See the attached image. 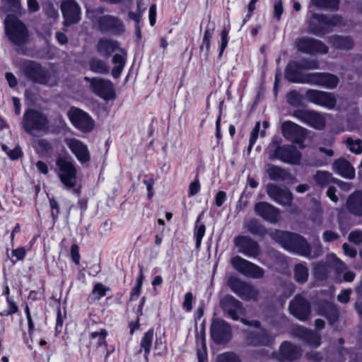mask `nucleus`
<instances>
[{
    "mask_svg": "<svg viewBox=\"0 0 362 362\" xmlns=\"http://www.w3.org/2000/svg\"><path fill=\"white\" fill-rule=\"evenodd\" d=\"M228 32L226 28H224L221 32V42L220 45L219 56H221L223 54V51L228 45Z\"/></svg>",
    "mask_w": 362,
    "mask_h": 362,
    "instance_id": "obj_57",
    "label": "nucleus"
},
{
    "mask_svg": "<svg viewBox=\"0 0 362 362\" xmlns=\"http://www.w3.org/2000/svg\"><path fill=\"white\" fill-rule=\"evenodd\" d=\"M97 49L101 54L109 57L112 53L119 49L117 41L104 38L99 40Z\"/></svg>",
    "mask_w": 362,
    "mask_h": 362,
    "instance_id": "obj_32",
    "label": "nucleus"
},
{
    "mask_svg": "<svg viewBox=\"0 0 362 362\" xmlns=\"http://www.w3.org/2000/svg\"><path fill=\"white\" fill-rule=\"evenodd\" d=\"M220 307L224 313L234 320H238L244 310L243 303L230 295H226L221 299Z\"/></svg>",
    "mask_w": 362,
    "mask_h": 362,
    "instance_id": "obj_17",
    "label": "nucleus"
},
{
    "mask_svg": "<svg viewBox=\"0 0 362 362\" xmlns=\"http://www.w3.org/2000/svg\"><path fill=\"white\" fill-rule=\"evenodd\" d=\"M144 303H145V298L144 297H142L141 299V303H140V305L138 308V310H137V320H136L135 322H130L129 323V327H130V332L131 334H132L134 332V331L136 329H138L139 327V317L141 315H142V308L144 305Z\"/></svg>",
    "mask_w": 362,
    "mask_h": 362,
    "instance_id": "obj_52",
    "label": "nucleus"
},
{
    "mask_svg": "<svg viewBox=\"0 0 362 362\" xmlns=\"http://www.w3.org/2000/svg\"><path fill=\"white\" fill-rule=\"evenodd\" d=\"M338 82L339 79L336 76L329 73H322L320 86L332 89L337 87Z\"/></svg>",
    "mask_w": 362,
    "mask_h": 362,
    "instance_id": "obj_39",
    "label": "nucleus"
},
{
    "mask_svg": "<svg viewBox=\"0 0 362 362\" xmlns=\"http://www.w3.org/2000/svg\"><path fill=\"white\" fill-rule=\"evenodd\" d=\"M297 334L310 346H318L320 344V335L305 327H298Z\"/></svg>",
    "mask_w": 362,
    "mask_h": 362,
    "instance_id": "obj_31",
    "label": "nucleus"
},
{
    "mask_svg": "<svg viewBox=\"0 0 362 362\" xmlns=\"http://www.w3.org/2000/svg\"><path fill=\"white\" fill-rule=\"evenodd\" d=\"M347 148L350 151L354 153H362V142L361 140L358 139L354 140L351 138H347L345 141Z\"/></svg>",
    "mask_w": 362,
    "mask_h": 362,
    "instance_id": "obj_47",
    "label": "nucleus"
},
{
    "mask_svg": "<svg viewBox=\"0 0 362 362\" xmlns=\"http://www.w3.org/2000/svg\"><path fill=\"white\" fill-rule=\"evenodd\" d=\"M293 116L302 122L315 129H322L325 125V120L323 116L315 111L298 110L294 111Z\"/></svg>",
    "mask_w": 362,
    "mask_h": 362,
    "instance_id": "obj_18",
    "label": "nucleus"
},
{
    "mask_svg": "<svg viewBox=\"0 0 362 362\" xmlns=\"http://www.w3.org/2000/svg\"><path fill=\"white\" fill-rule=\"evenodd\" d=\"M313 18L319 23L329 26H337L343 23L342 18L338 15L313 13Z\"/></svg>",
    "mask_w": 362,
    "mask_h": 362,
    "instance_id": "obj_34",
    "label": "nucleus"
},
{
    "mask_svg": "<svg viewBox=\"0 0 362 362\" xmlns=\"http://www.w3.org/2000/svg\"><path fill=\"white\" fill-rule=\"evenodd\" d=\"M307 100L316 105L332 109L336 105L337 100L331 93L310 89L305 93Z\"/></svg>",
    "mask_w": 362,
    "mask_h": 362,
    "instance_id": "obj_16",
    "label": "nucleus"
},
{
    "mask_svg": "<svg viewBox=\"0 0 362 362\" xmlns=\"http://www.w3.org/2000/svg\"><path fill=\"white\" fill-rule=\"evenodd\" d=\"M230 263L238 272L247 277L261 279L264 275L263 269L239 256L233 257Z\"/></svg>",
    "mask_w": 362,
    "mask_h": 362,
    "instance_id": "obj_9",
    "label": "nucleus"
},
{
    "mask_svg": "<svg viewBox=\"0 0 362 362\" xmlns=\"http://www.w3.org/2000/svg\"><path fill=\"white\" fill-rule=\"evenodd\" d=\"M267 151L270 160L278 159L291 165L300 163L302 154L294 146H276L274 144H271Z\"/></svg>",
    "mask_w": 362,
    "mask_h": 362,
    "instance_id": "obj_5",
    "label": "nucleus"
},
{
    "mask_svg": "<svg viewBox=\"0 0 362 362\" xmlns=\"http://www.w3.org/2000/svg\"><path fill=\"white\" fill-rule=\"evenodd\" d=\"M107 335V332L105 329H101L99 332H93L90 334V343L95 344L96 346H107L105 338Z\"/></svg>",
    "mask_w": 362,
    "mask_h": 362,
    "instance_id": "obj_38",
    "label": "nucleus"
},
{
    "mask_svg": "<svg viewBox=\"0 0 362 362\" xmlns=\"http://www.w3.org/2000/svg\"><path fill=\"white\" fill-rule=\"evenodd\" d=\"M71 255L72 260L76 264H79L80 255L78 252V246L76 244L72 245L71 247Z\"/></svg>",
    "mask_w": 362,
    "mask_h": 362,
    "instance_id": "obj_59",
    "label": "nucleus"
},
{
    "mask_svg": "<svg viewBox=\"0 0 362 362\" xmlns=\"http://www.w3.org/2000/svg\"><path fill=\"white\" fill-rule=\"evenodd\" d=\"M259 130H260V122H257L255 123L254 128L252 129V130L250 133V144H249V146L247 148V151L249 153L251 151L252 146L256 142V140L259 135Z\"/></svg>",
    "mask_w": 362,
    "mask_h": 362,
    "instance_id": "obj_51",
    "label": "nucleus"
},
{
    "mask_svg": "<svg viewBox=\"0 0 362 362\" xmlns=\"http://www.w3.org/2000/svg\"><path fill=\"white\" fill-rule=\"evenodd\" d=\"M296 45L299 51L310 54H326L329 50L322 41L306 37L296 40Z\"/></svg>",
    "mask_w": 362,
    "mask_h": 362,
    "instance_id": "obj_12",
    "label": "nucleus"
},
{
    "mask_svg": "<svg viewBox=\"0 0 362 362\" xmlns=\"http://www.w3.org/2000/svg\"><path fill=\"white\" fill-rule=\"evenodd\" d=\"M299 69H303L300 68L299 63L292 62L288 64L285 70L286 78L290 82L301 83L303 76L299 75Z\"/></svg>",
    "mask_w": 362,
    "mask_h": 362,
    "instance_id": "obj_33",
    "label": "nucleus"
},
{
    "mask_svg": "<svg viewBox=\"0 0 362 362\" xmlns=\"http://www.w3.org/2000/svg\"><path fill=\"white\" fill-rule=\"evenodd\" d=\"M311 3L315 6L325 9H337L339 0H311Z\"/></svg>",
    "mask_w": 362,
    "mask_h": 362,
    "instance_id": "obj_43",
    "label": "nucleus"
},
{
    "mask_svg": "<svg viewBox=\"0 0 362 362\" xmlns=\"http://www.w3.org/2000/svg\"><path fill=\"white\" fill-rule=\"evenodd\" d=\"M245 224L247 230L252 234L262 235L264 232V228L257 219L252 218Z\"/></svg>",
    "mask_w": 362,
    "mask_h": 362,
    "instance_id": "obj_44",
    "label": "nucleus"
},
{
    "mask_svg": "<svg viewBox=\"0 0 362 362\" xmlns=\"http://www.w3.org/2000/svg\"><path fill=\"white\" fill-rule=\"evenodd\" d=\"M105 9L103 7H98L93 10H88L87 15L98 28L102 32H110L120 33L124 31L122 21L117 17L111 15H103Z\"/></svg>",
    "mask_w": 362,
    "mask_h": 362,
    "instance_id": "obj_3",
    "label": "nucleus"
},
{
    "mask_svg": "<svg viewBox=\"0 0 362 362\" xmlns=\"http://www.w3.org/2000/svg\"><path fill=\"white\" fill-rule=\"evenodd\" d=\"M328 42L335 49L349 50L354 47V42L350 36L332 35L329 37Z\"/></svg>",
    "mask_w": 362,
    "mask_h": 362,
    "instance_id": "obj_26",
    "label": "nucleus"
},
{
    "mask_svg": "<svg viewBox=\"0 0 362 362\" xmlns=\"http://www.w3.org/2000/svg\"><path fill=\"white\" fill-rule=\"evenodd\" d=\"M346 206L351 213L356 216H362V191L351 194L347 199Z\"/></svg>",
    "mask_w": 362,
    "mask_h": 362,
    "instance_id": "obj_28",
    "label": "nucleus"
},
{
    "mask_svg": "<svg viewBox=\"0 0 362 362\" xmlns=\"http://www.w3.org/2000/svg\"><path fill=\"white\" fill-rule=\"evenodd\" d=\"M294 279L298 283H305L308 278V269L303 264H298L294 267Z\"/></svg>",
    "mask_w": 362,
    "mask_h": 362,
    "instance_id": "obj_37",
    "label": "nucleus"
},
{
    "mask_svg": "<svg viewBox=\"0 0 362 362\" xmlns=\"http://www.w3.org/2000/svg\"><path fill=\"white\" fill-rule=\"evenodd\" d=\"M226 192L223 191H219L216 195V198H215L216 205L218 207L222 206L223 204L224 203V202L226 201Z\"/></svg>",
    "mask_w": 362,
    "mask_h": 362,
    "instance_id": "obj_64",
    "label": "nucleus"
},
{
    "mask_svg": "<svg viewBox=\"0 0 362 362\" xmlns=\"http://www.w3.org/2000/svg\"><path fill=\"white\" fill-rule=\"evenodd\" d=\"M189 189L190 196L197 194L200 189V184L199 180H195L194 182H191L189 187Z\"/></svg>",
    "mask_w": 362,
    "mask_h": 362,
    "instance_id": "obj_63",
    "label": "nucleus"
},
{
    "mask_svg": "<svg viewBox=\"0 0 362 362\" xmlns=\"http://www.w3.org/2000/svg\"><path fill=\"white\" fill-rule=\"evenodd\" d=\"M351 291L350 289L344 290L340 294L337 296V300L343 303H346L349 301L350 294Z\"/></svg>",
    "mask_w": 362,
    "mask_h": 362,
    "instance_id": "obj_61",
    "label": "nucleus"
},
{
    "mask_svg": "<svg viewBox=\"0 0 362 362\" xmlns=\"http://www.w3.org/2000/svg\"><path fill=\"white\" fill-rule=\"evenodd\" d=\"M350 242L355 244H360L362 243V231L355 230L350 233L348 238Z\"/></svg>",
    "mask_w": 362,
    "mask_h": 362,
    "instance_id": "obj_56",
    "label": "nucleus"
},
{
    "mask_svg": "<svg viewBox=\"0 0 362 362\" xmlns=\"http://www.w3.org/2000/svg\"><path fill=\"white\" fill-rule=\"evenodd\" d=\"M315 182L320 185H326L331 181L334 182V178L327 171H317L314 176Z\"/></svg>",
    "mask_w": 362,
    "mask_h": 362,
    "instance_id": "obj_45",
    "label": "nucleus"
},
{
    "mask_svg": "<svg viewBox=\"0 0 362 362\" xmlns=\"http://www.w3.org/2000/svg\"><path fill=\"white\" fill-rule=\"evenodd\" d=\"M299 64L303 69H315L318 68V62L317 60H303Z\"/></svg>",
    "mask_w": 362,
    "mask_h": 362,
    "instance_id": "obj_55",
    "label": "nucleus"
},
{
    "mask_svg": "<svg viewBox=\"0 0 362 362\" xmlns=\"http://www.w3.org/2000/svg\"><path fill=\"white\" fill-rule=\"evenodd\" d=\"M37 150L40 153L47 154L52 151V146L45 139H39L37 143Z\"/></svg>",
    "mask_w": 362,
    "mask_h": 362,
    "instance_id": "obj_49",
    "label": "nucleus"
},
{
    "mask_svg": "<svg viewBox=\"0 0 362 362\" xmlns=\"http://www.w3.org/2000/svg\"><path fill=\"white\" fill-rule=\"evenodd\" d=\"M23 75L33 83L48 86H55L59 77L54 70H49L40 64L28 61L22 67Z\"/></svg>",
    "mask_w": 362,
    "mask_h": 362,
    "instance_id": "obj_2",
    "label": "nucleus"
},
{
    "mask_svg": "<svg viewBox=\"0 0 362 362\" xmlns=\"http://www.w3.org/2000/svg\"><path fill=\"white\" fill-rule=\"evenodd\" d=\"M216 362H240V361L234 353L227 352L218 355Z\"/></svg>",
    "mask_w": 362,
    "mask_h": 362,
    "instance_id": "obj_50",
    "label": "nucleus"
},
{
    "mask_svg": "<svg viewBox=\"0 0 362 362\" xmlns=\"http://www.w3.org/2000/svg\"><path fill=\"white\" fill-rule=\"evenodd\" d=\"M7 155L12 160H16L20 158L22 156V152L21 148L18 146L14 148L13 150H9L7 152Z\"/></svg>",
    "mask_w": 362,
    "mask_h": 362,
    "instance_id": "obj_62",
    "label": "nucleus"
},
{
    "mask_svg": "<svg viewBox=\"0 0 362 362\" xmlns=\"http://www.w3.org/2000/svg\"><path fill=\"white\" fill-rule=\"evenodd\" d=\"M4 295L6 296V301L8 302V309H4L0 305V315L1 316H8L16 313L18 311V307L16 303L11 299L9 297V288L8 286L5 287V291H4Z\"/></svg>",
    "mask_w": 362,
    "mask_h": 362,
    "instance_id": "obj_36",
    "label": "nucleus"
},
{
    "mask_svg": "<svg viewBox=\"0 0 362 362\" xmlns=\"http://www.w3.org/2000/svg\"><path fill=\"white\" fill-rule=\"evenodd\" d=\"M227 285L243 300L257 301L258 299L259 291L250 283L241 281L235 276H230Z\"/></svg>",
    "mask_w": 362,
    "mask_h": 362,
    "instance_id": "obj_7",
    "label": "nucleus"
},
{
    "mask_svg": "<svg viewBox=\"0 0 362 362\" xmlns=\"http://www.w3.org/2000/svg\"><path fill=\"white\" fill-rule=\"evenodd\" d=\"M47 117L37 110H28L23 115L22 126L30 134H33L35 130H45L47 127Z\"/></svg>",
    "mask_w": 362,
    "mask_h": 362,
    "instance_id": "obj_8",
    "label": "nucleus"
},
{
    "mask_svg": "<svg viewBox=\"0 0 362 362\" xmlns=\"http://www.w3.org/2000/svg\"><path fill=\"white\" fill-rule=\"evenodd\" d=\"M90 69L94 72L100 74H107L109 69L107 65L102 60L94 58L89 63Z\"/></svg>",
    "mask_w": 362,
    "mask_h": 362,
    "instance_id": "obj_41",
    "label": "nucleus"
},
{
    "mask_svg": "<svg viewBox=\"0 0 362 362\" xmlns=\"http://www.w3.org/2000/svg\"><path fill=\"white\" fill-rule=\"evenodd\" d=\"M289 310L298 320H306L310 314V303L305 298L298 295L291 301Z\"/></svg>",
    "mask_w": 362,
    "mask_h": 362,
    "instance_id": "obj_19",
    "label": "nucleus"
},
{
    "mask_svg": "<svg viewBox=\"0 0 362 362\" xmlns=\"http://www.w3.org/2000/svg\"><path fill=\"white\" fill-rule=\"evenodd\" d=\"M69 117L73 124L83 132H90L94 127L91 117L83 110L72 107L68 112Z\"/></svg>",
    "mask_w": 362,
    "mask_h": 362,
    "instance_id": "obj_13",
    "label": "nucleus"
},
{
    "mask_svg": "<svg viewBox=\"0 0 362 362\" xmlns=\"http://www.w3.org/2000/svg\"><path fill=\"white\" fill-rule=\"evenodd\" d=\"M281 355L286 359L293 361L298 358L302 354L300 347L290 342L284 341L280 347Z\"/></svg>",
    "mask_w": 362,
    "mask_h": 362,
    "instance_id": "obj_30",
    "label": "nucleus"
},
{
    "mask_svg": "<svg viewBox=\"0 0 362 362\" xmlns=\"http://www.w3.org/2000/svg\"><path fill=\"white\" fill-rule=\"evenodd\" d=\"M84 80L90 83L92 91L105 100H110L115 98L113 84L109 80L85 77Z\"/></svg>",
    "mask_w": 362,
    "mask_h": 362,
    "instance_id": "obj_10",
    "label": "nucleus"
},
{
    "mask_svg": "<svg viewBox=\"0 0 362 362\" xmlns=\"http://www.w3.org/2000/svg\"><path fill=\"white\" fill-rule=\"evenodd\" d=\"M324 315L327 317L330 325H333L338 321L339 312L335 305L328 303L325 308Z\"/></svg>",
    "mask_w": 362,
    "mask_h": 362,
    "instance_id": "obj_42",
    "label": "nucleus"
},
{
    "mask_svg": "<svg viewBox=\"0 0 362 362\" xmlns=\"http://www.w3.org/2000/svg\"><path fill=\"white\" fill-rule=\"evenodd\" d=\"M333 170L346 178L352 179L355 175L354 168L344 158H339L334 162Z\"/></svg>",
    "mask_w": 362,
    "mask_h": 362,
    "instance_id": "obj_27",
    "label": "nucleus"
},
{
    "mask_svg": "<svg viewBox=\"0 0 362 362\" xmlns=\"http://www.w3.org/2000/svg\"><path fill=\"white\" fill-rule=\"evenodd\" d=\"M322 74V73H310L303 75L301 83H309L320 86Z\"/></svg>",
    "mask_w": 362,
    "mask_h": 362,
    "instance_id": "obj_46",
    "label": "nucleus"
},
{
    "mask_svg": "<svg viewBox=\"0 0 362 362\" xmlns=\"http://www.w3.org/2000/svg\"><path fill=\"white\" fill-rule=\"evenodd\" d=\"M59 168V177L66 189H74L76 194L79 190L74 189L77 183V170L73 162L65 157H59L56 161Z\"/></svg>",
    "mask_w": 362,
    "mask_h": 362,
    "instance_id": "obj_6",
    "label": "nucleus"
},
{
    "mask_svg": "<svg viewBox=\"0 0 362 362\" xmlns=\"http://www.w3.org/2000/svg\"><path fill=\"white\" fill-rule=\"evenodd\" d=\"M211 334L216 344H226L231 338L230 327L224 320L216 319L211 326Z\"/></svg>",
    "mask_w": 362,
    "mask_h": 362,
    "instance_id": "obj_15",
    "label": "nucleus"
},
{
    "mask_svg": "<svg viewBox=\"0 0 362 362\" xmlns=\"http://www.w3.org/2000/svg\"><path fill=\"white\" fill-rule=\"evenodd\" d=\"M254 210L257 215L272 223H276L280 218L279 210L266 202L257 203Z\"/></svg>",
    "mask_w": 362,
    "mask_h": 362,
    "instance_id": "obj_21",
    "label": "nucleus"
},
{
    "mask_svg": "<svg viewBox=\"0 0 362 362\" xmlns=\"http://www.w3.org/2000/svg\"><path fill=\"white\" fill-rule=\"evenodd\" d=\"M281 132L286 139L296 143H300L305 136V129L291 121L282 124Z\"/></svg>",
    "mask_w": 362,
    "mask_h": 362,
    "instance_id": "obj_22",
    "label": "nucleus"
},
{
    "mask_svg": "<svg viewBox=\"0 0 362 362\" xmlns=\"http://www.w3.org/2000/svg\"><path fill=\"white\" fill-rule=\"evenodd\" d=\"M286 100L291 105L298 107L302 104L303 96L298 91L291 90L287 94Z\"/></svg>",
    "mask_w": 362,
    "mask_h": 362,
    "instance_id": "obj_48",
    "label": "nucleus"
},
{
    "mask_svg": "<svg viewBox=\"0 0 362 362\" xmlns=\"http://www.w3.org/2000/svg\"><path fill=\"white\" fill-rule=\"evenodd\" d=\"M192 300H193V296L192 293L188 292L185 296V300L183 302V308H185L187 310L189 311L192 308Z\"/></svg>",
    "mask_w": 362,
    "mask_h": 362,
    "instance_id": "obj_60",
    "label": "nucleus"
},
{
    "mask_svg": "<svg viewBox=\"0 0 362 362\" xmlns=\"http://www.w3.org/2000/svg\"><path fill=\"white\" fill-rule=\"evenodd\" d=\"M66 146L81 163H88L90 160L88 146L80 140L74 138H66Z\"/></svg>",
    "mask_w": 362,
    "mask_h": 362,
    "instance_id": "obj_20",
    "label": "nucleus"
},
{
    "mask_svg": "<svg viewBox=\"0 0 362 362\" xmlns=\"http://www.w3.org/2000/svg\"><path fill=\"white\" fill-rule=\"evenodd\" d=\"M61 10L64 18V24L65 26L77 23L80 21L81 8L75 0L62 1Z\"/></svg>",
    "mask_w": 362,
    "mask_h": 362,
    "instance_id": "obj_14",
    "label": "nucleus"
},
{
    "mask_svg": "<svg viewBox=\"0 0 362 362\" xmlns=\"http://www.w3.org/2000/svg\"><path fill=\"white\" fill-rule=\"evenodd\" d=\"M339 237V235L337 233L331 230H327L322 234L323 240L327 243L334 241L337 240Z\"/></svg>",
    "mask_w": 362,
    "mask_h": 362,
    "instance_id": "obj_54",
    "label": "nucleus"
},
{
    "mask_svg": "<svg viewBox=\"0 0 362 362\" xmlns=\"http://www.w3.org/2000/svg\"><path fill=\"white\" fill-rule=\"evenodd\" d=\"M234 243L238 251L248 257H256L259 253L258 244L247 236H238L234 239Z\"/></svg>",
    "mask_w": 362,
    "mask_h": 362,
    "instance_id": "obj_23",
    "label": "nucleus"
},
{
    "mask_svg": "<svg viewBox=\"0 0 362 362\" xmlns=\"http://www.w3.org/2000/svg\"><path fill=\"white\" fill-rule=\"evenodd\" d=\"M266 172L269 178L274 181H284L288 179H295L290 173L272 163H269L266 165Z\"/></svg>",
    "mask_w": 362,
    "mask_h": 362,
    "instance_id": "obj_25",
    "label": "nucleus"
},
{
    "mask_svg": "<svg viewBox=\"0 0 362 362\" xmlns=\"http://www.w3.org/2000/svg\"><path fill=\"white\" fill-rule=\"evenodd\" d=\"M267 193L272 199L282 206H291L292 205L293 194L286 187L269 183L267 185Z\"/></svg>",
    "mask_w": 362,
    "mask_h": 362,
    "instance_id": "obj_11",
    "label": "nucleus"
},
{
    "mask_svg": "<svg viewBox=\"0 0 362 362\" xmlns=\"http://www.w3.org/2000/svg\"><path fill=\"white\" fill-rule=\"evenodd\" d=\"M127 55L125 49H119V52L113 56L112 63L114 64V67L112 70V75L114 78H117L120 76L126 63Z\"/></svg>",
    "mask_w": 362,
    "mask_h": 362,
    "instance_id": "obj_29",
    "label": "nucleus"
},
{
    "mask_svg": "<svg viewBox=\"0 0 362 362\" xmlns=\"http://www.w3.org/2000/svg\"><path fill=\"white\" fill-rule=\"evenodd\" d=\"M201 216H199L195 223L194 235L196 238V247L199 249L201 245L202 238L204 237L206 231L205 225L200 223Z\"/></svg>",
    "mask_w": 362,
    "mask_h": 362,
    "instance_id": "obj_40",
    "label": "nucleus"
},
{
    "mask_svg": "<svg viewBox=\"0 0 362 362\" xmlns=\"http://www.w3.org/2000/svg\"><path fill=\"white\" fill-rule=\"evenodd\" d=\"M274 238L286 250L308 258H315L322 254V246L319 245L312 254L311 247L308 241L302 236L289 232L277 230L274 234Z\"/></svg>",
    "mask_w": 362,
    "mask_h": 362,
    "instance_id": "obj_1",
    "label": "nucleus"
},
{
    "mask_svg": "<svg viewBox=\"0 0 362 362\" xmlns=\"http://www.w3.org/2000/svg\"><path fill=\"white\" fill-rule=\"evenodd\" d=\"M5 33L11 42L21 46L28 42L29 35L25 24L13 15H8L5 18Z\"/></svg>",
    "mask_w": 362,
    "mask_h": 362,
    "instance_id": "obj_4",
    "label": "nucleus"
},
{
    "mask_svg": "<svg viewBox=\"0 0 362 362\" xmlns=\"http://www.w3.org/2000/svg\"><path fill=\"white\" fill-rule=\"evenodd\" d=\"M274 9V16L278 21H279L281 18V15L284 11L283 5L281 0L275 1Z\"/></svg>",
    "mask_w": 362,
    "mask_h": 362,
    "instance_id": "obj_58",
    "label": "nucleus"
},
{
    "mask_svg": "<svg viewBox=\"0 0 362 362\" xmlns=\"http://www.w3.org/2000/svg\"><path fill=\"white\" fill-rule=\"evenodd\" d=\"M107 288L101 284H97L92 292L94 299L98 300L105 295Z\"/></svg>",
    "mask_w": 362,
    "mask_h": 362,
    "instance_id": "obj_53",
    "label": "nucleus"
},
{
    "mask_svg": "<svg viewBox=\"0 0 362 362\" xmlns=\"http://www.w3.org/2000/svg\"><path fill=\"white\" fill-rule=\"evenodd\" d=\"M247 341L253 346H267L272 341V337L264 329L250 332L247 336Z\"/></svg>",
    "mask_w": 362,
    "mask_h": 362,
    "instance_id": "obj_24",
    "label": "nucleus"
},
{
    "mask_svg": "<svg viewBox=\"0 0 362 362\" xmlns=\"http://www.w3.org/2000/svg\"><path fill=\"white\" fill-rule=\"evenodd\" d=\"M153 335L154 332L153 329H149L148 332H146L141 340V347L144 351V358L145 360L148 362V355L151 351V348L152 346V342L153 340Z\"/></svg>",
    "mask_w": 362,
    "mask_h": 362,
    "instance_id": "obj_35",
    "label": "nucleus"
}]
</instances>
